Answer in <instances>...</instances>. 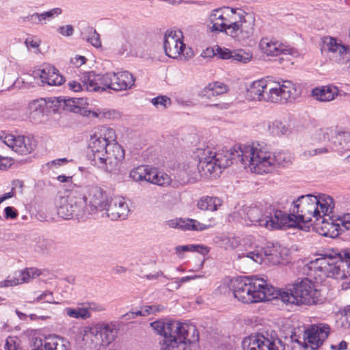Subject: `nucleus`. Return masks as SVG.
I'll use <instances>...</instances> for the list:
<instances>
[{
	"mask_svg": "<svg viewBox=\"0 0 350 350\" xmlns=\"http://www.w3.org/2000/svg\"><path fill=\"white\" fill-rule=\"evenodd\" d=\"M147 165H139L130 172V177L135 181H144Z\"/></svg>",
	"mask_w": 350,
	"mask_h": 350,
	"instance_id": "c03bdc74",
	"label": "nucleus"
},
{
	"mask_svg": "<svg viewBox=\"0 0 350 350\" xmlns=\"http://www.w3.org/2000/svg\"><path fill=\"white\" fill-rule=\"evenodd\" d=\"M322 44V51L331 61L340 64L350 61V46L343 44L342 40L327 36L323 38Z\"/></svg>",
	"mask_w": 350,
	"mask_h": 350,
	"instance_id": "f8f14e48",
	"label": "nucleus"
},
{
	"mask_svg": "<svg viewBox=\"0 0 350 350\" xmlns=\"http://www.w3.org/2000/svg\"><path fill=\"white\" fill-rule=\"evenodd\" d=\"M45 107L46 101L43 99H37L29 103L28 106L29 119L34 122H40Z\"/></svg>",
	"mask_w": 350,
	"mask_h": 350,
	"instance_id": "c756f323",
	"label": "nucleus"
},
{
	"mask_svg": "<svg viewBox=\"0 0 350 350\" xmlns=\"http://www.w3.org/2000/svg\"><path fill=\"white\" fill-rule=\"evenodd\" d=\"M135 79L128 71L107 72L105 75L90 72L84 77L83 84L89 92H103L107 89L122 91L132 88Z\"/></svg>",
	"mask_w": 350,
	"mask_h": 350,
	"instance_id": "1a4fd4ad",
	"label": "nucleus"
},
{
	"mask_svg": "<svg viewBox=\"0 0 350 350\" xmlns=\"http://www.w3.org/2000/svg\"><path fill=\"white\" fill-rule=\"evenodd\" d=\"M252 54L246 52L244 50L239 49L233 51L232 60L241 63H247L252 59Z\"/></svg>",
	"mask_w": 350,
	"mask_h": 350,
	"instance_id": "79ce46f5",
	"label": "nucleus"
},
{
	"mask_svg": "<svg viewBox=\"0 0 350 350\" xmlns=\"http://www.w3.org/2000/svg\"><path fill=\"white\" fill-rule=\"evenodd\" d=\"M267 127L270 134L274 136H280L283 135L288 130V129L282 122L277 120L269 122Z\"/></svg>",
	"mask_w": 350,
	"mask_h": 350,
	"instance_id": "58836bf2",
	"label": "nucleus"
},
{
	"mask_svg": "<svg viewBox=\"0 0 350 350\" xmlns=\"http://www.w3.org/2000/svg\"><path fill=\"white\" fill-rule=\"evenodd\" d=\"M86 59L83 56L77 55L74 59L72 60L75 66L79 67L85 63Z\"/></svg>",
	"mask_w": 350,
	"mask_h": 350,
	"instance_id": "774afa93",
	"label": "nucleus"
},
{
	"mask_svg": "<svg viewBox=\"0 0 350 350\" xmlns=\"http://www.w3.org/2000/svg\"><path fill=\"white\" fill-rule=\"evenodd\" d=\"M10 148L12 150L20 154H27L31 153L35 144L32 139L24 135H14L12 134L1 135V150Z\"/></svg>",
	"mask_w": 350,
	"mask_h": 350,
	"instance_id": "2eb2a0df",
	"label": "nucleus"
},
{
	"mask_svg": "<svg viewBox=\"0 0 350 350\" xmlns=\"http://www.w3.org/2000/svg\"><path fill=\"white\" fill-rule=\"evenodd\" d=\"M335 132V128L321 129L317 131L316 137L319 141H331L332 136Z\"/></svg>",
	"mask_w": 350,
	"mask_h": 350,
	"instance_id": "37998d69",
	"label": "nucleus"
},
{
	"mask_svg": "<svg viewBox=\"0 0 350 350\" xmlns=\"http://www.w3.org/2000/svg\"><path fill=\"white\" fill-rule=\"evenodd\" d=\"M271 161L273 164V170L275 167L278 166L284 167L291 163V157L290 155L284 152H278L277 153L271 152Z\"/></svg>",
	"mask_w": 350,
	"mask_h": 350,
	"instance_id": "4c0bfd02",
	"label": "nucleus"
},
{
	"mask_svg": "<svg viewBox=\"0 0 350 350\" xmlns=\"http://www.w3.org/2000/svg\"><path fill=\"white\" fill-rule=\"evenodd\" d=\"M301 94L299 87L291 81H284L271 87L266 81H254L247 89V96L252 100L274 103H286L295 100Z\"/></svg>",
	"mask_w": 350,
	"mask_h": 350,
	"instance_id": "39448f33",
	"label": "nucleus"
},
{
	"mask_svg": "<svg viewBox=\"0 0 350 350\" xmlns=\"http://www.w3.org/2000/svg\"><path fill=\"white\" fill-rule=\"evenodd\" d=\"M102 135L94 133L90 138L88 149V156L93 165L98 167H106L104 163V158L106 157L109 147V142L106 141Z\"/></svg>",
	"mask_w": 350,
	"mask_h": 350,
	"instance_id": "dca6fc26",
	"label": "nucleus"
},
{
	"mask_svg": "<svg viewBox=\"0 0 350 350\" xmlns=\"http://www.w3.org/2000/svg\"><path fill=\"white\" fill-rule=\"evenodd\" d=\"M338 220L345 230H350V213L342 215H338Z\"/></svg>",
	"mask_w": 350,
	"mask_h": 350,
	"instance_id": "5fc2aeb1",
	"label": "nucleus"
},
{
	"mask_svg": "<svg viewBox=\"0 0 350 350\" xmlns=\"http://www.w3.org/2000/svg\"><path fill=\"white\" fill-rule=\"evenodd\" d=\"M88 193L90 212L106 209L109 202L106 192L103 189L96 185L89 186Z\"/></svg>",
	"mask_w": 350,
	"mask_h": 350,
	"instance_id": "4be33fe9",
	"label": "nucleus"
},
{
	"mask_svg": "<svg viewBox=\"0 0 350 350\" xmlns=\"http://www.w3.org/2000/svg\"><path fill=\"white\" fill-rule=\"evenodd\" d=\"M284 252L286 250L282 249L280 246L268 243L263 247L256 248L254 251L247 252L246 256L258 263L267 260L272 265H276L282 263Z\"/></svg>",
	"mask_w": 350,
	"mask_h": 350,
	"instance_id": "4468645a",
	"label": "nucleus"
},
{
	"mask_svg": "<svg viewBox=\"0 0 350 350\" xmlns=\"http://www.w3.org/2000/svg\"><path fill=\"white\" fill-rule=\"evenodd\" d=\"M183 38V32L179 29H170L165 32L163 48L169 57L176 58L183 53L185 46Z\"/></svg>",
	"mask_w": 350,
	"mask_h": 350,
	"instance_id": "a211bd4d",
	"label": "nucleus"
},
{
	"mask_svg": "<svg viewBox=\"0 0 350 350\" xmlns=\"http://www.w3.org/2000/svg\"><path fill=\"white\" fill-rule=\"evenodd\" d=\"M350 142V134L348 132L340 131L335 128V132L331 138L332 148L336 151L343 152L349 150V143Z\"/></svg>",
	"mask_w": 350,
	"mask_h": 350,
	"instance_id": "bb28decb",
	"label": "nucleus"
},
{
	"mask_svg": "<svg viewBox=\"0 0 350 350\" xmlns=\"http://www.w3.org/2000/svg\"><path fill=\"white\" fill-rule=\"evenodd\" d=\"M70 206L68 197L61 199L60 204L57 208V214L59 217L65 219H69L75 217L74 211Z\"/></svg>",
	"mask_w": 350,
	"mask_h": 350,
	"instance_id": "c9c22d12",
	"label": "nucleus"
},
{
	"mask_svg": "<svg viewBox=\"0 0 350 350\" xmlns=\"http://www.w3.org/2000/svg\"><path fill=\"white\" fill-rule=\"evenodd\" d=\"M40 274L41 271L36 267L26 268L16 271V275L18 276L21 284L29 282L31 280L40 275Z\"/></svg>",
	"mask_w": 350,
	"mask_h": 350,
	"instance_id": "72a5a7b5",
	"label": "nucleus"
},
{
	"mask_svg": "<svg viewBox=\"0 0 350 350\" xmlns=\"http://www.w3.org/2000/svg\"><path fill=\"white\" fill-rule=\"evenodd\" d=\"M31 347L32 350H69L70 344L60 336L52 335L44 338L33 337Z\"/></svg>",
	"mask_w": 350,
	"mask_h": 350,
	"instance_id": "6ab92c4d",
	"label": "nucleus"
},
{
	"mask_svg": "<svg viewBox=\"0 0 350 350\" xmlns=\"http://www.w3.org/2000/svg\"><path fill=\"white\" fill-rule=\"evenodd\" d=\"M81 187H77L71 191L67 196L70 206H72L74 215L78 219H83L87 215L92 214V212L87 208V198L81 192Z\"/></svg>",
	"mask_w": 350,
	"mask_h": 350,
	"instance_id": "412c9836",
	"label": "nucleus"
},
{
	"mask_svg": "<svg viewBox=\"0 0 350 350\" xmlns=\"http://www.w3.org/2000/svg\"><path fill=\"white\" fill-rule=\"evenodd\" d=\"M64 312L70 318L78 319H88L91 317V313L88 311V308H66Z\"/></svg>",
	"mask_w": 350,
	"mask_h": 350,
	"instance_id": "e433bc0d",
	"label": "nucleus"
},
{
	"mask_svg": "<svg viewBox=\"0 0 350 350\" xmlns=\"http://www.w3.org/2000/svg\"><path fill=\"white\" fill-rule=\"evenodd\" d=\"M5 217L6 219H16L18 217L17 210L12 206H7L4 209Z\"/></svg>",
	"mask_w": 350,
	"mask_h": 350,
	"instance_id": "13d9d810",
	"label": "nucleus"
},
{
	"mask_svg": "<svg viewBox=\"0 0 350 350\" xmlns=\"http://www.w3.org/2000/svg\"><path fill=\"white\" fill-rule=\"evenodd\" d=\"M233 151V161H239L252 173L263 174L273 171L271 152L266 146L260 144L234 146Z\"/></svg>",
	"mask_w": 350,
	"mask_h": 350,
	"instance_id": "0eeeda50",
	"label": "nucleus"
},
{
	"mask_svg": "<svg viewBox=\"0 0 350 350\" xmlns=\"http://www.w3.org/2000/svg\"><path fill=\"white\" fill-rule=\"evenodd\" d=\"M90 72H87L85 73L83 77L81 78V82H82V84L79 82H77L76 81H70L68 83V86L70 90L74 91V92H79L81 90H83L84 89H85L87 91H88L86 88V87L83 84V80H84V77L88 75Z\"/></svg>",
	"mask_w": 350,
	"mask_h": 350,
	"instance_id": "3c124183",
	"label": "nucleus"
},
{
	"mask_svg": "<svg viewBox=\"0 0 350 350\" xmlns=\"http://www.w3.org/2000/svg\"><path fill=\"white\" fill-rule=\"evenodd\" d=\"M13 164V160L8 157L1 155V170H7Z\"/></svg>",
	"mask_w": 350,
	"mask_h": 350,
	"instance_id": "338daca9",
	"label": "nucleus"
},
{
	"mask_svg": "<svg viewBox=\"0 0 350 350\" xmlns=\"http://www.w3.org/2000/svg\"><path fill=\"white\" fill-rule=\"evenodd\" d=\"M227 91V86L221 82L209 83L202 91V96L210 98L212 96H217L225 93Z\"/></svg>",
	"mask_w": 350,
	"mask_h": 350,
	"instance_id": "2f4dec72",
	"label": "nucleus"
},
{
	"mask_svg": "<svg viewBox=\"0 0 350 350\" xmlns=\"http://www.w3.org/2000/svg\"><path fill=\"white\" fill-rule=\"evenodd\" d=\"M329 331L330 327L325 324L312 325L305 331L302 338L306 347L308 344L312 349H317L328 337Z\"/></svg>",
	"mask_w": 350,
	"mask_h": 350,
	"instance_id": "aec40b11",
	"label": "nucleus"
},
{
	"mask_svg": "<svg viewBox=\"0 0 350 350\" xmlns=\"http://www.w3.org/2000/svg\"><path fill=\"white\" fill-rule=\"evenodd\" d=\"M18 284H21V282H19L18 276L16 275V271L14 272V275L12 276H8V278L4 280L3 282H1V286H14Z\"/></svg>",
	"mask_w": 350,
	"mask_h": 350,
	"instance_id": "864d4df0",
	"label": "nucleus"
},
{
	"mask_svg": "<svg viewBox=\"0 0 350 350\" xmlns=\"http://www.w3.org/2000/svg\"><path fill=\"white\" fill-rule=\"evenodd\" d=\"M50 246H51L50 241H49L47 240H42L38 243V244L36 245V250L38 251L45 252L49 250Z\"/></svg>",
	"mask_w": 350,
	"mask_h": 350,
	"instance_id": "e2e57ef3",
	"label": "nucleus"
},
{
	"mask_svg": "<svg viewBox=\"0 0 350 350\" xmlns=\"http://www.w3.org/2000/svg\"><path fill=\"white\" fill-rule=\"evenodd\" d=\"M151 103L157 107L161 106L163 109H166L171 105V100L166 96H159L157 97L153 98L151 100Z\"/></svg>",
	"mask_w": 350,
	"mask_h": 350,
	"instance_id": "49530a36",
	"label": "nucleus"
},
{
	"mask_svg": "<svg viewBox=\"0 0 350 350\" xmlns=\"http://www.w3.org/2000/svg\"><path fill=\"white\" fill-rule=\"evenodd\" d=\"M175 252L179 258L183 257V253L186 252H196L203 255H206L209 250L207 247L202 245H178L175 247Z\"/></svg>",
	"mask_w": 350,
	"mask_h": 350,
	"instance_id": "473e14b6",
	"label": "nucleus"
},
{
	"mask_svg": "<svg viewBox=\"0 0 350 350\" xmlns=\"http://www.w3.org/2000/svg\"><path fill=\"white\" fill-rule=\"evenodd\" d=\"M124 158V150L117 142L109 143L107 154L104 158V163L106 167H100V169L106 172H112L114 170L120 161Z\"/></svg>",
	"mask_w": 350,
	"mask_h": 350,
	"instance_id": "b1692460",
	"label": "nucleus"
},
{
	"mask_svg": "<svg viewBox=\"0 0 350 350\" xmlns=\"http://www.w3.org/2000/svg\"><path fill=\"white\" fill-rule=\"evenodd\" d=\"M221 205V200L217 197L205 196L201 198L198 203L197 206L203 211H215Z\"/></svg>",
	"mask_w": 350,
	"mask_h": 350,
	"instance_id": "7c9ffc66",
	"label": "nucleus"
},
{
	"mask_svg": "<svg viewBox=\"0 0 350 350\" xmlns=\"http://www.w3.org/2000/svg\"><path fill=\"white\" fill-rule=\"evenodd\" d=\"M97 134L102 135L103 137H105L109 144L116 142L115 131L111 128L103 126Z\"/></svg>",
	"mask_w": 350,
	"mask_h": 350,
	"instance_id": "a18cd8bd",
	"label": "nucleus"
},
{
	"mask_svg": "<svg viewBox=\"0 0 350 350\" xmlns=\"http://www.w3.org/2000/svg\"><path fill=\"white\" fill-rule=\"evenodd\" d=\"M170 180V177L167 174L158 172L155 168L147 165L144 181L162 186L169 184Z\"/></svg>",
	"mask_w": 350,
	"mask_h": 350,
	"instance_id": "c85d7f7f",
	"label": "nucleus"
},
{
	"mask_svg": "<svg viewBox=\"0 0 350 350\" xmlns=\"http://www.w3.org/2000/svg\"><path fill=\"white\" fill-rule=\"evenodd\" d=\"M310 263V269L314 270L320 278H334L344 280L350 278V247L340 252L327 250L319 254Z\"/></svg>",
	"mask_w": 350,
	"mask_h": 350,
	"instance_id": "20e7f679",
	"label": "nucleus"
},
{
	"mask_svg": "<svg viewBox=\"0 0 350 350\" xmlns=\"http://www.w3.org/2000/svg\"><path fill=\"white\" fill-rule=\"evenodd\" d=\"M186 219L174 218L166 221L165 224L170 228H179L185 230Z\"/></svg>",
	"mask_w": 350,
	"mask_h": 350,
	"instance_id": "09e8293b",
	"label": "nucleus"
},
{
	"mask_svg": "<svg viewBox=\"0 0 350 350\" xmlns=\"http://www.w3.org/2000/svg\"><path fill=\"white\" fill-rule=\"evenodd\" d=\"M119 324L116 321L107 323L100 321L85 327L83 329V336H100L103 345L107 346L113 342L118 335Z\"/></svg>",
	"mask_w": 350,
	"mask_h": 350,
	"instance_id": "ddd939ff",
	"label": "nucleus"
},
{
	"mask_svg": "<svg viewBox=\"0 0 350 350\" xmlns=\"http://www.w3.org/2000/svg\"><path fill=\"white\" fill-rule=\"evenodd\" d=\"M230 288L234 297L244 304L272 300L275 292V287L257 278H234L230 280Z\"/></svg>",
	"mask_w": 350,
	"mask_h": 350,
	"instance_id": "423d86ee",
	"label": "nucleus"
},
{
	"mask_svg": "<svg viewBox=\"0 0 350 350\" xmlns=\"http://www.w3.org/2000/svg\"><path fill=\"white\" fill-rule=\"evenodd\" d=\"M200 278H202V275H187V276H185V277H183L180 278H176V283L178 284L176 288H180L181 283H185L187 282H189L192 280H195V279Z\"/></svg>",
	"mask_w": 350,
	"mask_h": 350,
	"instance_id": "680f3d73",
	"label": "nucleus"
},
{
	"mask_svg": "<svg viewBox=\"0 0 350 350\" xmlns=\"http://www.w3.org/2000/svg\"><path fill=\"white\" fill-rule=\"evenodd\" d=\"M261 50L267 55L278 56L280 55H294L295 51L283 43L277 40L262 38L260 42Z\"/></svg>",
	"mask_w": 350,
	"mask_h": 350,
	"instance_id": "393cba45",
	"label": "nucleus"
},
{
	"mask_svg": "<svg viewBox=\"0 0 350 350\" xmlns=\"http://www.w3.org/2000/svg\"><path fill=\"white\" fill-rule=\"evenodd\" d=\"M334 208V201L331 196L308 194L293 202L289 214L273 205L250 206L245 212L250 224L255 226L269 230L297 226L308 231L313 222L321 219V214L332 213Z\"/></svg>",
	"mask_w": 350,
	"mask_h": 350,
	"instance_id": "f257e3e1",
	"label": "nucleus"
},
{
	"mask_svg": "<svg viewBox=\"0 0 350 350\" xmlns=\"http://www.w3.org/2000/svg\"><path fill=\"white\" fill-rule=\"evenodd\" d=\"M332 213L327 214H321V219L316 222H313L312 225L314 226L316 231L320 235L336 238L342 231V225L340 224V221L338 220V215H330Z\"/></svg>",
	"mask_w": 350,
	"mask_h": 350,
	"instance_id": "f3484780",
	"label": "nucleus"
},
{
	"mask_svg": "<svg viewBox=\"0 0 350 350\" xmlns=\"http://www.w3.org/2000/svg\"><path fill=\"white\" fill-rule=\"evenodd\" d=\"M82 38L96 48L101 46L100 35L92 27H88L82 33Z\"/></svg>",
	"mask_w": 350,
	"mask_h": 350,
	"instance_id": "f704fd0d",
	"label": "nucleus"
},
{
	"mask_svg": "<svg viewBox=\"0 0 350 350\" xmlns=\"http://www.w3.org/2000/svg\"><path fill=\"white\" fill-rule=\"evenodd\" d=\"M27 21L32 24L40 25L39 13H33L24 18V21Z\"/></svg>",
	"mask_w": 350,
	"mask_h": 350,
	"instance_id": "69168bd1",
	"label": "nucleus"
},
{
	"mask_svg": "<svg viewBox=\"0 0 350 350\" xmlns=\"http://www.w3.org/2000/svg\"><path fill=\"white\" fill-rule=\"evenodd\" d=\"M60 106H62L64 109L66 111H69L74 113H78L80 111L81 109L79 106L77 105V102L74 98H68L67 100L63 99L57 100Z\"/></svg>",
	"mask_w": 350,
	"mask_h": 350,
	"instance_id": "a19ab883",
	"label": "nucleus"
},
{
	"mask_svg": "<svg viewBox=\"0 0 350 350\" xmlns=\"http://www.w3.org/2000/svg\"><path fill=\"white\" fill-rule=\"evenodd\" d=\"M338 94V88L332 85L315 88L312 91V96L321 102L331 101L334 100Z\"/></svg>",
	"mask_w": 350,
	"mask_h": 350,
	"instance_id": "cd10ccee",
	"label": "nucleus"
},
{
	"mask_svg": "<svg viewBox=\"0 0 350 350\" xmlns=\"http://www.w3.org/2000/svg\"><path fill=\"white\" fill-rule=\"evenodd\" d=\"M45 12V16L48 20L60 15L62 13V9L60 8H55Z\"/></svg>",
	"mask_w": 350,
	"mask_h": 350,
	"instance_id": "0e129e2a",
	"label": "nucleus"
},
{
	"mask_svg": "<svg viewBox=\"0 0 350 350\" xmlns=\"http://www.w3.org/2000/svg\"><path fill=\"white\" fill-rule=\"evenodd\" d=\"M232 52L233 51H231L228 49L217 46L215 50V55H217L221 59H232Z\"/></svg>",
	"mask_w": 350,
	"mask_h": 350,
	"instance_id": "8fccbe9b",
	"label": "nucleus"
},
{
	"mask_svg": "<svg viewBox=\"0 0 350 350\" xmlns=\"http://www.w3.org/2000/svg\"><path fill=\"white\" fill-rule=\"evenodd\" d=\"M150 327L163 337L159 342V350H192L191 344L199 340L198 331L192 324L158 320L150 323Z\"/></svg>",
	"mask_w": 350,
	"mask_h": 350,
	"instance_id": "7ed1b4c3",
	"label": "nucleus"
},
{
	"mask_svg": "<svg viewBox=\"0 0 350 350\" xmlns=\"http://www.w3.org/2000/svg\"><path fill=\"white\" fill-rule=\"evenodd\" d=\"M58 32L64 36H71L74 33V28L70 25L61 26L58 29Z\"/></svg>",
	"mask_w": 350,
	"mask_h": 350,
	"instance_id": "4d7b16f0",
	"label": "nucleus"
},
{
	"mask_svg": "<svg viewBox=\"0 0 350 350\" xmlns=\"http://www.w3.org/2000/svg\"><path fill=\"white\" fill-rule=\"evenodd\" d=\"M41 301L49 304H58L57 301H55L53 293L48 291L37 296L33 302H38Z\"/></svg>",
	"mask_w": 350,
	"mask_h": 350,
	"instance_id": "de8ad7c7",
	"label": "nucleus"
},
{
	"mask_svg": "<svg viewBox=\"0 0 350 350\" xmlns=\"http://www.w3.org/2000/svg\"><path fill=\"white\" fill-rule=\"evenodd\" d=\"M86 308H88V311H95V312H103L105 311L106 308L103 304L96 303V302H89L87 303Z\"/></svg>",
	"mask_w": 350,
	"mask_h": 350,
	"instance_id": "6e6d98bb",
	"label": "nucleus"
},
{
	"mask_svg": "<svg viewBox=\"0 0 350 350\" xmlns=\"http://www.w3.org/2000/svg\"><path fill=\"white\" fill-rule=\"evenodd\" d=\"M144 308L145 309V313L147 315L149 314H155L157 313L161 312L164 310L165 306L163 305H150V306H144Z\"/></svg>",
	"mask_w": 350,
	"mask_h": 350,
	"instance_id": "603ef678",
	"label": "nucleus"
},
{
	"mask_svg": "<svg viewBox=\"0 0 350 350\" xmlns=\"http://www.w3.org/2000/svg\"><path fill=\"white\" fill-rule=\"evenodd\" d=\"M196 170V165H193L191 167L188 166V167L187 169L184 168V171L183 172L187 174V178L186 179L183 178L181 180L182 183H186L187 182H188L189 180V178L193 177V175L195 174Z\"/></svg>",
	"mask_w": 350,
	"mask_h": 350,
	"instance_id": "bf43d9fd",
	"label": "nucleus"
},
{
	"mask_svg": "<svg viewBox=\"0 0 350 350\" xmlns=\"http://www.w3.org/2000/svg\"><path fill=\"white\" fill-rule=\"evenodd\" d=\"M185 230L202 231L210 226L205 225L193 219H186Z\"/></svg>",
	"mask_w": 350,
	"mask_h": 350,
	"instance_id": "ea45409f",
	"label": "nucleus"
},
{
	"mask_svg": "<svg viewBox=\"0 0 350 350\" xmlns=\"http://www.w3.org/2000/svg\"><path fill=\"white\" fill-rule=\"evenodd\" d=\"M243 350H284L285 346L275 332L256 334L242 341Z\"/></svg>",
	"mask_w": 350,
	"mask_h": 350,
	"instance_id": "9b49d317",
	"label": "nucleus"
},
{
	"mask_svg": "<svg viewBox=\"0 0 350 350\" xmlns=\"http://www.w3.org/2000/svg\"><path fill=\"white\" fill-rule=\"evenodd\" d=\"M41 81L48 85H60L64 82V78L59 70L53 66L46 65L39 70Z\"/></svg>",
	"mask_w": 350,
	"mask_h": 350,
	"instance_id": "a878e982",
	"label": "nucleus"
},
{
	"mask_svg": "<svg viewBox=\"0 0 350 350\" xmlns=\"http://www.w3.org/2000/svg\"><path fill=\"white\" fill-rule=\"evenodd\" d=\"M5 350H17L16 339L13 337H8L4 347Z\"/></svg>",
	"mask_w": 350,
	"mask_h": 350,
	"instance_id": "052dcab7",
	"label": "nucleus"
},
{
	"mask_svg": "<svg viewBox=\"0 0 350 350\" xmlns=\"http://www.w3.org/2000/svg\"><path fill=\"white\" fill-rule=\"evenodd\" d=\"M105 211L107 217L114 221L125 219L130 212L127 203L120 197L112 198Z\"/></svg>",
	"mask_w": 350,
	"mask_h": 350,
	"instance_id": "5701e85b",
	"label": "nucleus"
},
{
	"mask_svg": "<svg viewBox=\"0 0 350 350\" xmlns=\"http://www.w3.org/2000/svg\"><path fill=\"white\" fill-rule=\"evenodd\" d=\"M233 147L230 149L224 148L217 151L210 146L198 148L196 152V157L198 160V170L203 172L204 175L207 174L221 172L233 163Z\"/></svg>",
	"mask_w": 350,
	"mask_h": 350,
	"instance_id": "9d476101",
	"label": "nucleus"
},
{
	"mask_svg": "<svg viewBox=\"0 0 350 350\" xmlns=\"http://www.w3.org/2000/svg\"><path fill=\"white\" fill-rule=\"evenodd\" d=\"M273 294V299H280L285 304L312 305L322 302L320 291L308 278L297 280L286 290L275 288Z\"/></svg>",
	"mask_w": 350,
	"mask_h": 350,
	"instance_id": "6e6552de",
	"label": "nucleus"
},
{
	"mask_svg": "<svg viewBox=\"0 0 350 350\" xmlns=\"http://www.w3.org/2000/svg\"><path fill=\"white\" fill-rule=\"evenodd\" d=\"M211 32L219 31L241 41L252 36L254 18L241 9L220 8L213 10L208 16Z\"/></svg>",
	"mask_w": 350,
	"mask_h": 350,
	"instance_id": "f03ea898",
	"label": "nucleus"
}]
</instances>
